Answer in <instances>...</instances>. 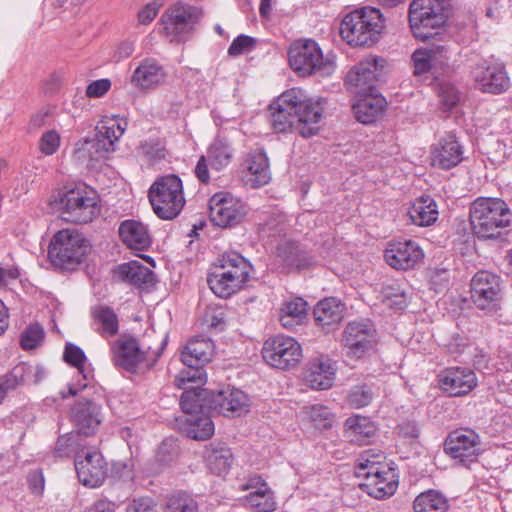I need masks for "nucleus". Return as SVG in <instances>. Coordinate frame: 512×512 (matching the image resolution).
Listing matches in <instances>:
<instances>
[{
  "instance_id": "1",
  "label": "nucleus",
  "mask_w": 512,
  "mask_h": 512,
  "mask_svg": "<svg viewBox=\"0 0 512 512\" xmlns=\"http://www.w3.org/2000/svg\"><path fill=\"white\" fill-rule=\"evenodd\" d=\"M250 262L236 251L220 255L207 282L211 291L220 298H228L244 288L250 278Z\"/></svg>"
},
{
  "instance_id": "2",
  "label": "nucleus",
  "mask_w": 512,
  "mask_h": 512,
  "mask_svg": "<svg viewBox=\"0 0 512 512\" xmlns=\"http://www.w3.org/2000/svg\"><path fill=\"white\" fill-rule=\"evenodd\" d=\"M508 204L497 197H478L470 206V223L478 238L493 239L511 224Z\"/></svg>"
},
{
  "instance_id": "3",
  "label": "nucleus",
  "mask_w": 512,
  "mask_h": 512,
  "mask_svg": "<svg viewBox=\"0 0 512 512\" xmlns=\"http://www.w3.org/2000/svg\"><path fill=\"white\" fill-rule=\"evenodd\" d=\"M278 107H284L297 119L296 130L303 137H311L319 131V121L324 107L322 99H313L301 88L294 87L283 92L277 99Z\"/></svg>"
},
{
  "instance_id": "4",
  "label": "nucleus",
  "mask_w": 512,
  "mask_h": 512,
  "mask_svg": "<svg viewBox=\"0 0 512 512\" xmlns=\"http://www.w3.org/2000/svg\"><path fill=\"white\" fill-rule=\"evenodd\" d=\"M384 28L380 10L373 7L355 9L345 15L340 25V35L352 46H371Z\"/></svg>"
},
{
  "instance_id": "5",
  "label": "nucleus",
  "mask_w": 512,
  "mask_h": 512,
  "mask_svg": "<svg viewBox=\"0 0 512 512\" xmlns=\"http://www.w3.org/2000/svg\"><path fill=\"white\" fill-rule=\"evenodd\" d=\"M167 335L161 337L157 344H139L135 338L121 337L112 347L113 362L129 372H135L140 367L152 368L161 356L166 344Z\"/></svg>"
},
{
  "instance_id": "6",
  "label": "nucleus",
  "mask_w": 512,
  "mask_h": 512,
  "mask_svg": "<svg viewBox=\"0 0 512 512\" xmlns=\"http://www.w3.org/2000/svg\"><path fill=\"white\" fill-rule=\"evenodd\" d=\"M290 67L298 75L329 76L334 73L336 63L330 54L324 55L319 44L312 39L294 42L288 51Z\"/></svg>"
},
{
  "instance_id": "7",
  "label": "nucleus",
  "mask_w": 512,
  "mask_h": 512,
  "mask_svg": "<svg viewBox=\"0 0 512 512\" xmlns=\"http://www.w3.org/2000/svg\"><path fill=\"white\" fill-rule=\"evenodd\" d=\"M54 203L62 218L71 223H89L100 211L96 191L87 186L59 191Z\"/></svg>"
},
{
  "instance_id": "8",
  "label": "nucleus",
  "mask_w": 512,
  "mask_h": 512,
  "mask_svg": "<svg viewBox=\"0 0 512 512\" xmlns=\"http://www.w3.org/2000/svg\"><path fill=\"white\" fill-rule=\"evenodd\" d=\"M155 214L164 220L178 216L185 205L183 184L174 174L158 177L148 192Z\"/></svg>"
},
{
  "instance_id": "9",
  "label": "nucleus",
  "mask_w": 512,
  "mask_h": 512,
  "mask_svg": "<svg viewBox=\"0 0 512 512\" xmlns=\"http://www.w3.org/2000/svg\"><path fill=\"white\" fill-rule=\"evenodd\" d=\"M409 26L413 35L422 41L436 35L448 19L444 0H413L409 5Z\"/></svg>"
},
{
  "instance_id": "10",
  "label": "nucleus",
  "mask_w": 512,
  "mask_h": 512,
  "mask_svg": "<svg viewBox=\"0 0 512 512\" xmlns=\"http://www.w3.org/2000/svg\"><path fill=\"white\" fill-rule=\"evenodd\" d=\"M90 251L88 240L73 229L58 231L52 238L48 256L51 263L59 268L73 270Z\"/></svg>"
},
{
  "instance_id": "11",
  "label": "nucleus",
  "mask_w": 512,
  "mask_h": 512,
  "mask_svg": "<svg viewBox=\"0 0 512 512\" xmlns=\"http://www.w3.org/2000/svg\"><path fill=\"white\" fill-rule=\"evenodd\" d=\"M262 356L268 365L287 370L295 367L300 362L302 347L293 337L276 335L264 342Z\"/></svg>"
},
{
  "instance_id": "12",
  "label": "nucleus",
  "mask_w": 512,
  "mask_h": 512,
  "mask_svg": "<svg viewBox=\"0 0 512 512\" xmlns=\"http://www.w3.org/2000/svg\"><path fill=\"white\" fill-rule=\"evenodd\" d=\"M470 293L478 309L496 311L502 300L501 279L494 273L479 271L471 279Z\"/></svg>"
},
{
  "instance_id": "13",
  "label": "nucleus",
  "mask_w": 512,
  "mask_h": 512,
  "mask_svg": "<svg viewBox=\"0 0 512 512\" xmlns=\"http://www.w3.org/2000/svg\"><path fill=\"white\" fill-rule=\"evenodd\" d=\"M476 87L485 93L500 94L510 85L505 65L495 59H486L477 63L471 71Z\"/></svg>"
},
{
  "instance_id": "14",
  "label": "nucleus",
  "mask_w": 512,
  "mask_h": 512,
  "mask_svg": "<svg viewBox=\"0 0 512 512\" xmlns=\"http://www.w3.org/2000/svg\"><path fill=\"white\" fill-rule=\"evenodd\" d=\"M210 220L227 228L238 225L246 215L245 205L229 192H217L209 200Z\"/></svg>"
},
{
  "instance_id": "15",
  "label": "nucleus",
  "mask_w": 512,
  "mask_h": 512,
  "mask_svg": "<svg viewBox=\"0 0 512 512\" xmlns=\"http://www.w3.org/2000/svg\"><path fill=\"white\" fill-rule=\"evenodd\" d=\"M201 16V9L188 4L177 3L162 15V22L168 35H171L177 41H182Z\"/></svg>"
},
{
  "instance_id": "16",
  "label": "nucleus",
  "mask_w": 512,
  "mask_h": 512,
  "mask_svg": "<svg viewBox=\"0 0 512 512\" xmlns=\"http://www.w3.org/2000/svg\"><path fill=\"white\" fill-rule=\"evenodd\" d=\"M384 59L369 56L356 64L346 75L345 84L355 94L371 93L378 81Z\"/></svg>"
},
{
  "instance_id": "17",
  "label": "nucleus",
  "mask_w": 512,
  "mask_h": 512,
  "mask_svg": "<svg viewBox=\"0 0 512 512\" xmlns=\"http://www.w3.org/2000/svg\"><path fill=\"white\" fill-rule=\"evenodd\" d=\"M444 449L451 458L468 465L474 462L480 453V438L471 429L455 430L448 435Z\"/></svg>"
},
{
  "instance_id": "18",
  "label": "nucleus",
  "mask_w": 512,
  "mask_h": 512,
  "mask_svg": "<svg viewBox=\"0 0 512 512\" xmlns=\"http://www.w3.org/2000/svg\"><path fill=\"white\" fill-rule=\"evenodd\" d=\"M79 481L86 487L101 486L108 475V464L99 451H82L75 458Z\"/></svg>"
},
{
  "instance_id": "19",
  "label": "nucleus",
  "mask_w": 512,
  "mask_h": 512,
  "mask_svg": "<svg viewBox=\"0 0 512 512\" xmlns=\"http://www.w3.org/2000/svg\"><path fill=\"white\" fill-rule=\"evenodd\" d=\"M234 157V149L224 138H216L207 148L206 154L202 155L195 167V175L202 183L210 180L208 164L214 170L225 169Z\"/></svg>"
},
{
  "instance_id": "20",
  "label": "nucleus",
  "mask_w": 512,
  "mask_h": 512,
  "mask_svg": "<svg viewBox=\"0 0 512 512\" xmlns=\"http://www.w3.org/2000/svg\"><path fill=\"white\" fill-rule=\"evenodd\" d=\"M343 345L347 355L362 358L374 345L375 329L368 320L349 322L343 331Z\"/></svg>"
},
{
  "instance_id": "21",
  "label": "nucleus",
  "mask_w": 512,
  "mask_h": 512,
  "mask_svg": "<svg viewBox=\"0 0 512 512\" xmlns=\"http://www.w3.org/2000/svg\"><path fill=\"white\" fill-rule=\"evenodd\" d=\"M424 256L423 249L413 240L393 241L384 254L386 263L396 270L414 269L422 263Z\"/></svg>"
},
{
  "instance_id": "22",
  "label": "nucleus",
  "mask_w": 512,
  "mask_h": 512,
  "mask_svg": "<svg viewBox=\"0 0 512 512\" xmlns=\"http://www.w3.org/2000/svg\"><path fill=\"white\" fill-rule=\"evenodd\" d=\"M240 489L249 491L243 498V504L254 512H273L277 508L274 492L261 476L248 477Z\"/></svg>"
},
{
  "instance_id": "23",
  "label": "nucleus",
  "mask_w": 512,
  "mask_h": 512,
  "mask_svg": "<svg viewBox=\"0 0 512 512\" xmlns=\"http://www.w3.org/2000/svg\"><path fill=\"white\" fill-rule=\"evenodd\" d=\"M209 405L212 412L225 416H240L248 412L250 401L242 390L228 387L218 392L211 391Z\"/></svg>"
},
{
  "instance_id": "24",
  "label": "nucleus",
  "mask_w": 512,
  "mask_h": 512,
  "mask_svg": "<svg viewBox=\"0 0 512 512\" xmlns=\"http://www.w3.org/2000/svg\"><path fill=\"white\" fill-rule=\"evenodd\" d=\"M44 377V370L38 364L22 362L0 378V403L6 395L20 386L37 384Z\"/></svg>"
},
{
  "instance_id": "25",
  "label": "nucleus",
  "mask_w": 512,
  "mask_h": 512,
  "mask_svg": "<svg viewBox=\"0 0 512 512\" xmlns=\"http://www.w3.org/2000/svg\"><path fill=\"white\" fill-rule=\"evenodd\" d=\"M363 478L360 488L376 499L392 496L398 487V474L393 466H384Z\"/></svg>"
},
{
  "instance_id": "26",
  "label": "nucleus",
  "mask_w": 512,
  "mask_h": 512,
  "mask_svg": "<svg viewBox=\"0 0 512 512\" xmlns=\"http://www.w3.org/2000/svg\"><path fill=\"white\" fill-rule=\"evenodd\" d=\"M336 371V363L328 356L322 355L307 363L304 381L314 390H327L334 383Z\"/></svg>"
},
{
  "instance_id": "27",
  "label": "nucleus",
  "mask_w": 512,
  "mask_h": 512,
  "mask_svg": "<svg viewBox=\"0 0 512 512\" xmlns=\"http://www.w3.org/2000/svg\"><path fill=\"white\" fill-rule=\"evenodd\" d=\"M103 420L102 408L91 400H79L71 409V421L83 435L94 434Z\"/></svg>"
},
{
  "instance_id": "28",
  "label": "nucleus",
  "mask_w": 512,
  "mask_h": 512,
  "mask_svg": "<svg viewBox=\"0 0 512 512\" xmlns=\"http://www.w3.org/2000/svg\"><path fill=\"white\" fill-rule=\"evenodd\" d=\"M464 150L455 135L448 134L431 148V165L441 169H451L463 160Z\"/></svg>"
},
{
  "instance_id": "29",
  "label": "nucleus",
  "mask_w": 512,
  "mask_h": 512,
  "mask_svg": "<svg viewBox=\"0 0 512 512\" xmlns=\"http://www.w3.org/2000/svg\"><path fill=\"white\" fill-rule=\"evenodd\" d=\"M167 77L164 67L154 58H145L131 75L132 86L141 91L154 90L162 85Z\"/></svg>"
},
{
  "instance_id": "30",
  "label": "nucleus",
  "mask_w": 512,
  "mask_h": 512,
  "mask_svg": "<svg viewBox=\"0 0 512 512\" xmlns=\"http://www.w3.org/2000/svg\"><path fill=\"white\" fill-rule=\"evenodd\" d=\"M440 387L452 396H460L470 392L476 385L475 373L467 368H448L440 376Z\"/></svg>"
},
{
  "instance_id": "31",
  "label": "nucleus",
  "mask_w": 512,
  "mask_h": 512,
  "mask_svg": "<svg viewBox=\"0 0 512 512\" xmlns=\"http://www.w3.org/2000/svg\"><path fill=\"white\" fill-rule=\"evenodd\" d=\"M345 306L337 298L330 297L319 301L314 307V319L318 327L329 333L335 330L344 318Z\"/></svg>"
},
{
  "instance_id": "32",
  "label": "nucleus",
  "mask_w": 512,
  "mask_h": 512,
  "mask_svg": "<svg viewBox=\"0 0 512 512\" xmlns=\"http://www.w3.org/2000/svg\"><path fill=\"white\" fill-rule=\"evenodd\" d=\"M361 96L352 105L354 116L363 124L373 123L383 114L387 102L381 94L373 92L361 94Z\"/></svg>"
},
{
  "instance_id": "33",
  "label": "nucleus",
  "mask_w": 512,
  "mask_h": 512,
  "mask_svg": "<svg viewBox=\"0 0 512 512\" xmlns=\"http://www.w3.org/2000/svg\"><path fill=\"white\" fill-rule=\"evenodd\" d=\"M127 120L123 117H106L97 126V145L106 152L114 151L115 143L127 129Z\"/></svg>"
},
{
  "instance_id": "34",
  "label": "nucleus",
  "mask_w": 512,
  "mask_h": 512,
  "mask_svg": "<svg viewBox=\"0 0 512 512\" xmlns=\"http://www.w3.org/2000/svg\"><path fill=\"white\" fill-rule=\"evenodd\" d=\"M119 236L122 242L133 250L144 251L151 244L148 228L137 220L123 221L119 226Z\"/></svg>"
},
{
  "instance_id": "35",
  "label": "nucleus",
  "mask_w": 512,
  "mask_h": 512,
  "mask_svg": "<svg viewBox=\"0 0 512 512\" xmlns=\"http://www.w3.org/2000/svg\"><path fill=\"white\" fill-rule=\"evenodd\" d=\"M204 459L211 473L225 476L233 463V454L224 443H210L205 449Z\"/></svg>"
},
{
  "instance_id": "36",
  "label": "nucleus",
  "mask_w": 512,
  "mask_h": 512,
  "mask_svg": "<svg viewBox=\"0 0 512 512\" xmlns=\"http://www.w3.org/2000/svg\"><path fill=\"white\" fill-rule=\"evenodd\" d=\"M408 215L413 224L426 227L434 224L439 216L438 205L429 195H423L413 202Z\"/></svg>"
},
{
  "instance_id": "37",
  "label": "nucleus",
  "mask_w": 512,
  "mask_h": 512,
  "mask_svg": "<svg viewBox=\"0 0 512 512\" xmlns=\"http://www.w3.org/2000/svg\"><path fill=\"white\" fill-rule=\"evenodd\" d=\"M115 275L120 280L138 287L155 283L154 273L138 261H130L119 265Z\"/></svg>"
},
{
  "instance_id": "38",
  "label": "nucleus",
  "mask_w": 512,
  "mask_h": 512,
  "mask_svg": "<svg viewBox=\"0 0 512 512\" xmlns=\"http://www.w3.org/2000/svg\"><path fill=\"white\" fill-rule=\"evenodd\" d=\"M213 343L204 338L193 339L188 342L181 354L184 366L198 365L203 367L213 355Z\"/></svg>"
},
{
  "instance_id": "39",
  "label": "nucleus",
  "mask_w": 512,
  "mask_h": 512,
  "mask_svg": "<svg viewBox=\"0 0 512 512\" xmlns=\"http://www.w3.org/2000/svg\"><path fill=\"white\" fill-rule=\"evenodd\" d=\"M246 167V181L247 183H250L252 187H260L269 182V163L268 158L263 151H255L251 153L246 160Z\"/></svg>"
},
{
  "instance_id": "40",
  "label": "nucleus",
  "mask_w": 512,
  "mask_h": 512,
  "mask_svg": "<svg viewBox=\"0 0 512 512\" xmlns=\"http://www.w3.org/2000/svg\"><path fill=\"white\" fill-rule=\"evenodd\" d=\"M344 428L349 441L359 445L368 443L376 432L374 423L368 417L360 415L349 417Z\"/></svg>"
},
{
  "instance_id": "41",
  "label": "nucleus",
  "mask_w": 512,
  "mask_h": 512,
  "mask_svg": "<svg viewBox=\"0 0 512 512\" xmlns=\"http://www.w3.org/2000/svg\"><path fill=\"white\" fill-rule=\"evenodd\" d=\"M446 59L445 46L416 49L412 54L414 72L417 75L427 73L433 66L442 65Z\"/></svg>"
},
{
  "instance_id": "42",
  "label": "nucleus",
  "mask_w": 512,
  "mask_h": 512,
  "mask_svg": "<svg viewBox=\"0 0 512 512\" xmlns=\"http://www.w3.org/2000/svg\"><path fill=\"white\" fill-rule=\"evenodd\" d=\"M210 395L211 391L205 389L186 390L180 399L181 409L190 416L197 413L212 412L209 405Z\"/></svg>"
},
{
  "instance_id": "43",
  "label": "nucleus",
  "mask_w": 512,
  "mask_h": 512,
  "mask_svg": "<svg viewBox=\"0 0 512 512\" xmlns=\"http://www.w3.org/2000/svg\"><path fill=\"white\" fill-rule=\"evenodd\" d=\"M307 315V303L302 298H294L286 301L279 315V320L284 328L292 329L303 322Z\"/></svg>"
},
{
  "instance_id": "44",
  "label": "nucleus",
  "mask_w": 512,
  "mask_h": 512,
  "mask_svg": "<svg viewBox=\"0 0 512 512\" xmlns=\"http://www.w3.org/2000/svg\"><path fill=\"white\" fill-rule=\"evenodd\" d=\"M413 508L415 512H447L449 502L441 492L428 490L415 498Z\"/></svg>"
},
{
  "instance_id": "45",
  "label": "nucleus",
  "mask_w": 512,
  "mask_h": 512,
  "mask_svg": "<svg viewBox=\"0 0 512 512\" xmlns=\"http://www.w3.org/2000/svg\"><path fill=\"white\" fill-rule=\"evenodd\" d=\"M278 257L288 268L303 269L311 264L310 258L297 245L286 243L277 248Z\"/></svg>"
},
{
  "instance_id": "46",
  "label": "nucleus",
  "mask_w": 512,
  "mask_h": 512,
  "mask_svg": "<svg viewBox=\"0 0 512 512\" xmlns=\"http://www.w3.org/2000/svg\"><path fill=\"white\" fill-rule=\"evenodd\" d=\"M187 435L195 440H206L214 434V423L209 416L192 415L186 418Z\"/></svg>"
},
{
  "instance_id": "47",
  "label": "nucleus",
  "mask_w": 512,
  "mask_h": 512,
  "mask_svg": "<svg viewBox=\"0 0 512 512\" xmlns=\"http://www.w3.org/2000/svg\"><path fill=\"white\" fill-rule=\"evenodd\" d=\"M93 316L102 336L111 337L118 332V318L113 309L106 306L97 307L93 311Z\"/></svg>"
},
{
  "instance_id": "48",
  "label": "nucleus",
  "mask_w": 512,
  "mask_h": 512,
  "mask_svg": "<svg viewBox=\"0 0 512 512\" xmlns=\"http://www.w3.org/2000/svg\"><path fill=\"white\" fill-rule=\"evenodd\" d=\"M303 414L316 429H329L333 425L334 416L326 406L315 404L304 407Z\"/></svg>"
},
{
  "instance_id": "49",
  "label": "nucleus",
  "mask_w": 512,
  "mask_h": 512,
  "mask_svg": "<svg viewBox=\"0 0 512 512\" xmlns=\"http://www.w3.org/2000/svg\"><path fill=\"white\" fill-rule=\"evenodd\" d=\"M271 125L277 133H287L293 128L296 129L297 119L291 113L284 110V107H278L275 100L269 107Z\"/></svg>"
},
{
  "instance_id": "50",
  "label": "nucleus",
  "mask_w": 512,
  "mask_h": 512,
  "mask_svg": "<svg viewBox=\"0 0 512 512\" xmlns=\"http://www.w3.org/2000/svg\"><path fill=\"white\" fill-rule=\"evenodd\" d=\"M383 453H374L372 451L363 452L357 464V475L359 477H365L373 474L375 470H382L384 466H392L390 463L385 461Z\"/></svg>"
},
{
  "instance_id": "51",
  "label": "nucleus",
  "mask_w": 512,
  "mask_h": 512,
  "mask_svg": "<svg viewBox=\"0 0 512 512\" xmlns=\"http://www.w3.org/2000/svg\"><path fill=\"white\" fill-rule=\"evenodd\" d=\"M137 153L149 163H155L165 158V147L159 139L150 138L140 143Z\"/></svg>"
},
{
  "instance_id": "52",
  "label": "nucleus",
  "mask_w": 512,
  "mask_h": 512,
  "mask_svg": "<svg viewBox=\"0 0 512 512\" xmlns=\"http://www.w3.org/2000/svg\"><path fill=\"white\" fill-rule=\"evenodd\" d=\"M383 303L395 309H403L408 304V296L399 285H386L382 288Z\"/></svg>"
},
{
  "instance_id": "53",
  "label": "nucleus",
  "mask_w": 512,
  "mask_h": 512,
  "mask_svg": "<svg viewBox=\"0 0 512 512\" xmlns=\"http://www.w3.org/2000/svg\"><path fill=\"white\" fill-rule=\"evenodd\" d=\"M206 380V373L203 367L198 365L186 366L175 377V385L179 389H186L188 383L203 384Z\"/></svg>"
},
{
  "instance_id": "54",
  "label": "nucleus",
  "mask_w": 512,
  "mask_h": 512,
  "mask_svg": "<svg viewBox=\"0 0 512 512\" xmlns=\"http://www.w3.org/2000/svg\"><path fill=\"white\" fill-rule=\"evenodd\" d=\"M168 512H198V504L187 493L172 495L167 502Z\"/></svg>"
},
{
  "instance_id": "55",
  "label": "nucleus",
  "mask_w": 512,
  "mask_h": 512,
  "mask_svg": "<svg viewBox=\"0 0 512 512\" xmlns=\"http://www.w3.org/2000/svg\"><path fill=\"white\" fill-rule=\"evenodd\" d=\"M374 393L367 384H359L353 386L348 394L349 404L356 409L365 407L373 400Z\"/></svg>"
},
{
  "instance_id": "56",
  "label": "nucleus",
  "mask_w": 512,
  "mask_h": 512,
  "mask_svg": "<svg viewBox=\"0 0 512 512\" xmlns=\"http://www.w3.org/2000/svg\"><path fill=\"white\" fill-rule=\"evenodd\" d=\"M60 143V134L54 129L47 130L41 135L38 142V148L42 154L50 156L58 151Z\"/></svg>"
},
{
  "instance_id": "57",
  "label": "nucleus",
  "mask_w": 512,
  "mask_h": 512,
  "mask_svg": "<svg viewBox=\"0 0 512 512\" xmlns=\"http://www.w3.org/2000/svg\"><path fill=\"white\" fill-rule=\"evenodd\" d=\"M64 359L67 363L77 368L84 379L87 378V375L84 374L86 356L81 348L74 344H67L64 351Z\"/></svg>"
},
{
  "instance_id": "58",
  "label": "nucleus",
  "mask_w": 512,
  "mask_h": 512,
  "mask_svg": "<svg viewBox=\"0 0 512 512\" xmlns=\"http://www.w3.org/2000/svg\"><path fill=\"white\" fill-rule=\"evenodd\" d=\"M44 337V331L38 324L30 325L21 335V346L25 350L36 348Z\"/></svg>"
},
{
  "instance_id": "59",
  "label": "nucleus",
  "mask_w": 512,
  "mask_h": 512,
  "mask_svg": "<svg viewBox=\"0 0 512 512\" xmlns=\"http://www.w3.org/2000/svg\"><path fill=\"white\" fill-rule=\"evenodd\" d=\"M256 45V39L248 35L241 34L236 37L228 48V54L237 57L241 54L250 52Z\"/></svg>"
},
{
  "instance_id": "60",
  "label": "nucleus",
  "mask_w": 512,
  "mask_h": 512,
  "mask_svg": "<svg viewBox=\"0 0 512 512\" xmlns=\"http://www.w3.org/2000/svg\"><path fill=\"white\" fill-rule=\"evenodd\" d=\"M125 512H161V510L152 498L138 497L127 503Z\"/></svg>"
},
{
  "instance_id": "61",
  "label": "nucleus",
  "mask_w": 512,
  "mask_h": 512,
  "mask_svg": "<svg viewBox=\"0 0 512 512\" xmlns=\"http://www.w3.org/2000/svg\"><path fill=\"white\" fill-rule=\"evenodd\" d=\"M439 96L447 109L453 108L459 101V94L456 88L450 84L440 86Z\"/></svg>"
},
{
  "instance_id": "62",
  "label": "nucleus",
  "mask_w": 512,
  "mask_h": 512,
  "mask_svg": "<svg viewBox=\"0 0 512 512\" xmlns=\"http://www.w3.org/2000/svg\"><path fill=\"white\" fill-rule=\"evenodd\" d=\"M111 88V81L107 78L91 82L86 88V96L89 98H100Z\"/></svg>"
},
{
  "instance_id": "63",
  "label": "nucleus",
  "mask_w": 512,
  "mask_h": 512,
  "mask_svg": "<svg viewBox=\"0 0 512 512\" xmlns=\"http://www.w3.org/2000/svg\"><path fill=\"white\" fill-rule=\"evenodd\" d=\"M161 4L153 1L145 5L138 13V21L143 25L150 24L157 16Z\"/></svg>"
},
{
  "instance_id": "64",
  "label": "nucleus",
  "mask_w": 512,
  "mask_h": 512,
  "mask_svg": "<svg viewBox=\"0 0 512 512\" xmlns=\"http://www.w3.org/2000/svg\"><path fill=\"white\" fill-rule=\"evenodd\" d=\"M85 512H115V503L108 499H98L88 506Z\"/></svg>"
}]
</instances>
